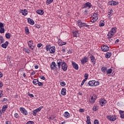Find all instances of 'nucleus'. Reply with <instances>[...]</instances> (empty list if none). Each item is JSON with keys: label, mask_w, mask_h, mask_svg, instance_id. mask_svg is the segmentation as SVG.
Listing matches in <instances>:
<instances>
[{"label": "nucleus", "mask_w": 124, "mask_h": 124, "mask_svg": "<svg viewBox=\"0 0 124 124\" xmlns=\"http://www.w3.org/2000/svg\"><path fill=\"white\" fill-rule=\"evenodd\" d=\"M78 31H75L74 32H73V35H74V37H77V36H78V34H79V33H78Z\"/></svg>", "instance_id": "obj_31"}, {"label": "nucleus", "mask_w": 124, "mask_h": 124, "mask_svg": "<svg viewBox=\"0 0 124 124\" xmlns=\"http://www.w3.org/2000/svg\"><path fill=\"white\" fill-rule=\"evenodd\" d=\"M28 44L29 46L30 47L31 46H32V44H33V42L31 40L29 41Z\"/></svg>", "instance_id": "obj_37"}, {"label": "nucleus", "mask_w": 124, "mask_h": 124, "mask_svg": "<svg viewBox=\"0 0 124 124\" xmlns=\"http://www.w3.org/2000/svg\"><path fill=\"white\" fill-rule=\"evenodd\" d=\"M116 31H117V28L116 27L112 28L108 33V39L110 38H112V37L113 35H115Z\"/></svg>", "instance_id": "obj_2"}, {"label": "nucleus", "mask_w": 124, "mask_h": 124, "mask_svg": "<svg viewBox=\"0 0 124 124\" xmlns=\"http://www.w3.org/2000/svg\"><path fill=\"white\" fill-rule=\"evenodd\" d=\"M112 69L111 68L109 69H107V72H106V73H107V74H111L112 73Z\"/></svg>", "instance_id": "obj_30"}, {"label": "nucleus", "mask_w": 124, "mask_h": 124, "mask_svg": "<svg viewBox=\"0 0 124 124\" xmlns=\"http://www.w3.org/2000/svg\"><path fill=\"white\" fill-rule=\"evenodd\" d=\"M34 27L35 28H37V29H40V26L38 24L35 25Z\"/></svg>", "instance_id": "obj_56"}, {"label": "nucleus", "mask_w": 124, "mask_h": 124, "mask_svg": "<svg viewBox=\"0 0 124 124\" xmlns=\"http://www.w3.org/2000/svg\"><path fill=\"white\" fill-rule=\"evenodd\" d=\"M92 6V4L90 2H87L85 3H84L82 5V9H84V8H87V9H90Z\"/></svg>", "instance_id": "obj_8"}, {"label": "nucleus", "mask_w": 124, "mask_h": 124, "mask_svg": "<svg viewBox=\"0 0 124 124\" xmlns=\"http://www.w3.org/2000/svg\"><path fill=\"white\" fill-rule=\"evenodd\" d=\"M40 78L42 80H45V77L44 76H40Z\"/></svg>", "instance_id": "obj_54"}, {"label": "nucleus", "mask_w": 124, "mask_h": 124, "mask_svg": "<svg viewBox=\"0 0 124 124\" xmlns=\"http://www.w3.org/2000/svg\"><path fill=\"white\" fill-rule=\"evenodd\" d=\"M108 4L109 5H113V6L118 5V4H119V2L116 1L111 0V1H109L108 2Z\"/></svg>", "instance_id": "obj_11"}, {"label": "nucleus", "mask_w": 124, "mask_h": 124, "mask_svg": "<svg viewBox=\"0 0 124 124\" xmlns=\"http://www.w3.org/2000/svg\"><path fill=\"white\" fill-rule=\"evenodd\" d=\"M36 13L37 14H39V15H43V14H44V12L42 10H37Z\"/></svg>", "instance_id": "obj_27"}, {"label": "nucleus", "mask_w": 124, "mask_h": 124, "mask_svg": "<svg viewBox=\"0 0 124 124\" xmlns=\"http://www.w3.org/2000/svg\"><path fill=\"white\" fill-rule=\"evenodd\" d=\"M86 81H87V78H85L84 79H83L81 83L80 87H82V86L84 85V84L85 83V82H86Z\"/></svg>", "instance_id": "obj_41"}, {"label": "nucleus", "mask_w": 124, "mask_h": 124, "mask_svg": "<svg viewBox=\"0 0 124 124\" xmlns=\"http://www.w3.org/2000/svg\"><path fill=\"white\" fill-rule=\"evenodd\" d=\"M86 118V123H87V124H92V123H91V118H90V116L87 115Z\"/></svg>", "instance_id": "obj_25"}, {"label": "nucleus", "mask_w": 124, "mask_h": 124, "mask_svg": "<svg viewBox=\"0 0 124 124\" xmlns=\"http://www.w3.org/2000/svg\"><path fill=\"white\" fill-rule=\"evenodd\" d=\"M8 45V42L6 41L5 43L2 44L1 45V47L2 48H4L5 49H6V47H7Z\"/></svg>", "instance_id": "obj_24"}, {"label": "nucleus", "mask_w": 124, "mask_h": 124, "mask_svg": "<svg viewBox=\"0 0 124 124\" xmlns=\"http://www.w3.org/2000/svg\"><path fill=\"white\" fill-rule=\"evenodd\" d=\"M20 111H21V112L22 113L23 115H28V111L27 110L24 108H19Z\"/></svg>", "instance_id": "obj_12"}, {"label": "nucleus", "mask_w": 124, "mask_h": 124, "mask_svg": "<svg viewBox=\"0 0 124 124\" xmlns=\"http://www.w3.org/2000/svg\"><path fill=\"white\" fill-rule=\"evenodd\" d=\"M25 33L26 34H29L30 33V31L28 27H25Z\"/></svg>", "instance_id": "obj_38"}, {"label": "nucleus", "mask_w": 124, "mask_h": 124, "mask_svg": "<svg viewBox=\"0 0 124 124\" xmlns=\"http://www.w3.org/2000/svg\"><path fill=\"white\" fill-rule=\"evenodd\" d=\"M29 47L31 50H33V49H34V46H30Z\"/></svg>", "instance_id": "obj_58"}, {"label": "nucleus", "mask_w": 124, "mask_h": 124, "mask_svg": "<svg viewBox=\"0 0 124 124\" xmlns=\"http://www.w3.org/2000/svg\"><path fill=\"white\" fill-rule=\"evenodd\" d=\"M113 13H114V11H113L112 9L108 10V13H109V14H110L111 15H113Z\"/></svg>", "instance_id": "obj_45"}, {"label": "nucleus", "mask_w": 124, "mask_h": 124, "mask_svg": "<svg viewBox=\"0 0 124 124\" xmlns=\"http://www.w3.org/2000/svg\"><path fill=\"white\" fill-rule=\"evenodd\" d=\"M34 124V122L33 121H28L26 123V124Z\"/></svg>", "instance_id": "obj_48"}, {"label": "nucleus", "mask_w": 124, "mask_h": 124, "mask_svg": "<svg viewBox=\"0 0 124 124\" xmlns=\"http://www.w3.org/2000/svg\"><path fill=\"white\" fill-rule=\"evenodd\" d=\"M99 102L101 106H104V105L107 103V101H106V100L104 98L101 99Z\"/></svg>", "instance_id": "obj_13"}, {"label": "nucleus", "mask_w": 124, "mask_h": 124, "mask_svg": "<svg viewBox=\"0 0 124 124\" xmlns=\"http://www.w3.org/2000/svg\"><path fill=\"white\" fill-rule=\"evenodd\" d=\"M2 95H3V94H2V92H0V97H2Z\"/></svg>", "instance_id": "obj_62"}, {"label": "nucleus", "mask_w": 124, "mask_h": 124, "mask_svg": "<svg viewBox=\"0 0 124 124\" xmlns=\"http://www.w3.org/2000/svg\"><path fill=\"white\" fill-rule=\"evenodd\" d=\"M100 83L98 81H95V80H90L88 82V84L87 86L89 87V86H90V87H96V86H99Z\"/></svg>", "instance_id": "obj_3"}, {"label": "nucleus", "mask_w": 124, "mask_h": 124, "mask_svg": "<svg viewBox=\"0 0 124 124\" xmlns=\"http://www.w3.org/2000/svg\"><path fill=\"white\" fill-rule=\"evenodd\" d=\"M57 65L56 64L55 62H52L50 64V68L52 70H56V71H60L61 70V62H60V60L57 61Z\"/></svg>", "instance_id": "obj_1"}, {"label": "nucleus", "mask_w": 124, "mask_h": 124, "mask_svg": "<svg viewBox=\"0 0 124 124\" xmlns=\"http://www.w3.org/2000/svg\"><path fill=\"white\" fill-rule=\"evenodd\" d=\"M43 108V106L40 107L39 108H36V110H37L38 112H40V111L41 110V109H42Z\"/></svg>", "instance_id": "obj_39"}, {"label": "nucleus", "mask_w": 124, "mask_h": 124, "mask_svg": "<svg viewBox=\"0 0 124 124\" xmlns=\"http://www.w3.org/2000/svg\"><path fill=\"white\" fill-rule=\"evenodd\" d=\"M98 109H99V108H98V107L97 106H93V111H94L95 112H96V111H97V110H98Z\"/></svg>", "instance_id": "obj_28"}, {"label": "nucleus", "mask_w": 124, "mask_h": 124, "mask_svg": "<svg viewBox=\"0 0 124 124\" xmlns=\"http://www.w3.org/2000/svg\"><path fill=\"white\" fill-rule=\"evenodd\" d=\"M63 116L66 119H68V118L70 117V114L68 112L66 111L64 113Z\"/></svg>", "instance_id": "obj_21"}, {"label": "nucleus", "mask_w": 124, "mask_h": 124, "mask_svg": "<svg viewBox=\"0 0 124 124\" xmlns=\"http://www.w3.org/2000/svg\"><path fill=\"white\" fill-rule=\"evenodd\" d=\"M96 95L93 94V96L89 99L90 103H94V102H95V100H96Z\"/></svg>", "instance_id": "obj_9"}, {"label": "nucleus", "mask_w": 124, "mask_h": 124, "mask_svg": "<svg viewBox=\"0 0 124 124\" xmlns=\"http://www.w3.org/2000/svg\"><path fill=\"white\" fill-rule=\"evenodd\" d=\"M101 70L102 71V72H103V73H106L107 71V67L106 66H103L102 67V68L101 69Z\"/></svg>", "instance_id": "obj_22"}, {"label": "nucleus", "mask_w": 124, "mask_h": 124, "mask_svg": "<svg viewBox=\"0 0 124 124\" xmlns=\"http://www.w3.org/2000/svg\"><path fill=\"white\" fill-rule=\"evenodd\" d=\"M41 46H42V44L40 43V44H37V47L38 48H40V47H41Z\"/></svg>", "instance_id": "obj_57"}, {"label": "nucleus", "mask_w": 124, "mask_h": 124, "mask_svg": "<svg viewBox=\"0 0 124 124\" xmlns=\"http://www.w3.org/2000/svg\"><path fill=\"white\" fill-rule=\"evenodd\" d=\"M38 86H40V87H42V86H43V83L42 82H40L38 81Z\"/></svg>", "instance_id": "obj_49"}, {"label": "nucleus", "mask_w": 124, "mask_h": 124, "mask_svg": "<svg viewBox=\"0 0 124 124\" xmlns=\"http://www.w3.org/2000/svg\"><path fill=\"white\" fill-rule=\"evenodd\" d=\"M80 113H84V112H85V109H83V108H80L79 110Z\"/></svg>", "instance_id": "obj_50"}, {"label": "nucleus", "mask_w": 124, "mask_h": 124, "mask_svg": "<svg viewBox=\"0 0 124 124\" xmlns=\"http://www.w3.org/2000/svg\"><path fill=\"white\" fill-rule=\"evenodd\" d=\"M77 25L79 27V28H83L84 27H85V28H89L90 25L87 24L85 22H83L81 20H78L77 22Z\"/></svg>", "instance_id": "obj_4"}, {"label": "nucleus", "mask_w": 124, "mask_h": 124, "mask_svg": "<svg viewBox=\"0 0 124 124\" xmlns=\"http://www.w3.org/2000/svg\"><path fill=\"white\" fill-rule=\"evenodd\" d=\"M93 16L94 17H98V13L97 12H95L93 15Z\"/></svg>", "instance_id": "obj_46"}, {"label": "nucleus", "mask_w": 124, "mask_h": 124, "mask_svg": "<svg viewBox=\"0 0 124 124\" xmlns=\"http://www.w3.org/2000/svg\"><path fill=\"white\" fill-rule=\"evenodd\" d=\"M21 13L23 16H26L28 15V11L27 9H24V10H21Z\"/></svg>", "instance_id": "obj_23"}, {"label": "nucleus", "mask_w": 124, "mask_h": 124, "mask_svg": "<svg viewBox=\"0 0 124 124\" xmlns=\"http://www.w3.org/2000/svg\"><path fill=\"white\" fill-rule=\"evenodd\" d=\"M4 42V39H3V37L2 36H0V44L3 43Z\"/></svg>", "instance_id": "obj_33"}, {"label": "nucleus", "mask_w": 124, "mask_h": 124, "mask_svg": "<svg viewBox=\"0 0 124 124\" xmlns=\"http://www.w3.org/2000/svg\"><path fill=\"white\" fill-rule=\"evenodd\" d=\"M105 26V22L103 20H101L99 23V27H104Z\"/></svg>", "instance_id": "obj_29"}, {"label": "nucleus", "mask_w": 124, "mask_h": 124, "mask_svg": "<svg viewBox=\"0 0 124 124\" xmlns=\"http://www.w3.org/2000/svg\"><path fill=\"white\" fill-rule=\"evenodd\" d=\"M119 112L120 115V118H121V119H124V111L119 110Z\"/></svg>", "instance_id": "obj_18"}, {"label": "nucleus", "mask_w": 124, "mask_h": 124, "mask_svg": "<svg viewBox=\"0 0 124 124\" xmlns=\"http://www.w3.org/2000/svg\"><path fill=\"white\" fill-rule=\"evenodd\" d=\"M61 93L62 95H65L66 94V89L65 88H62Z\"/></svg>", "instance_id": "obj_19"}, {"label": "nucleus", "mask_w": 124, "mask_h": 124, "mask_svg": "<svg viewBox=\"0 0 124 124\" xmlns=\"http://www.w3.org/2000/svg\"><path fill=\"white\" fill-rule=\"evenodd\" d=\"M101 49L103 52H107L108 51H109V46L104 45L101 47Z\"/></svg>", "instance_id": "obj_14"}, {"label": "nucleus", "mask_w": 124, "mask_h": 124, "mask_svg": "<svg viewBox=\"0 0 124 124\" xmlns=\"http://www.w3.org/2000/svg\"><path fill=\"white\" fill-rule=\"evenodd\" d=\"M60 85L62 87H64V86L66 85V83H65V82L63 81V82H60Z\"/></svg>", "instance_id": "obj_42"}, {"label": "nucleus", "mask_w": 124, "mask_h": 124, "mask_svg": "<svg viewBox=\"0 0 124 124\" xmlns=\"http://www.w3.org/2000/svg\"><path fill=\"white\" fill-rule=\"evenodd\" d=\"M91 61L92 62H93V65L95 64V58L93 55H91L90 57Z\"/></svg>", "instance_id": "obj_16"}, {"label": "nucleus", "mask_w": 124, "mask_h": 124, "mask_svg": "<svg viewBox=\"0 0 124 124\" xmlns=\"http://www.w3.org/2000/svg\"><path fill=\"white\" fill-rule=\"evenodd\" d=\"M90 20L92 23H94L95 22H96L95 21H94V19H93L92 17H91Z\"/></svg>", "instance_id": "obj_52"}, {"label": "nucleus", "mask_w": 124, "mask_h": 124, "mask_svg": "<svg viewBox=\"0 0 124 124\" xmlns=\"http://www.w3.org/2000/svg\"><path fill=\"white\" fill-rule=\"evenodd\" d=\"M85 79H86L87 80L88 78H89V75L88 74H85L84 75Z\"/></svg>", "instance_id": "obj_51"}, {"label": "nucleus", "mask_w": 124, "mask_h": 124, "mask_svg": "<svg viewBox=\"0 0 124 124\" xmlns=\"http://www.w3.org/2000/svg\"><path fill=\"white\" fill-rule=\"evenodd\" d=\"M37 113H38L36 109L34 110L33 111V116H36Z\"/></svg>", "instance_id": "obj_44"}, {"label": "nucleus", "mask_w": 124, "mask_h": 124, "mask_svg": "<svg viewBox=\"0 0 124 124\" xmlns=\"http://www.w3.org/2000/svg\"><path fill=\"white\" fill-rule=\"evenodd\" d=\"M88 61H89V59L88 57L85 56L80 61L81 64H84V63L88 62Z\"/></svg>", "instance_id": "obj_10"}, {"label": "nucleus", "mask_w": 124, "mask_h": 124, "mask_svg": "<svg viewBox=\"0 0 124 124\" xmlns=\"http://www.w3.org/2000/svg\"><path fill=\"white\" fill-rule=\"evenodd\" d=\"M28 95L30 96V97H34V96L32 94L29 93Z\"/></svg>", "instance_id": "obj_59"}, {"label": "nucleus", "mask_w": 124, "mask_h": 124, "mask_svg": "<svg viewBox=\"0 0 124 124\" xmlns=\"http://www.w3.org/2000/svg\"><path fill=\"white\" fill-rule=\"evenodd\" d=\"M2 86H3V84H2L1 81L0 80V88H2Z\"/></svg>", "instance_id": "obj_60"}, {"label": "nucleus", "mask_w": 124, "mask_h": 124, "mask_svg": "<svg viewBox=\"0 0 124 124\" xmlns=\"http://www.w3.org/2000/svg\"><path fill=\"white\" fill-rule=\"evenodd\" d=\"M59 62H60V68L61 65L62 70H63V71H66L68 67L67 64L65 63L64 61L61 59H59Z\"/></svg>", "instance_id": "obj_5"}, {"label": "nucleus", "mask_w": 124, "mask_h": 124, "mask_svg": "<svg viewBox=\"0 0 124 124\" xmlns=\"http://www.w3.org/2000/svg\"><path fill=\"white\" fill-rule=\"evenodd\" d=\"M66 45V42H62L61 44H60V46H62L63 45Z\"/></svg>", "instance_id": "obj_53"}, {"label": "nucleus", "mask_w": 124, "mask_h": 124, "mask_svg": "<svg viewBox=\"0 0 124 124\" xmlns=\"http://www.w3.org/2000/svg\"><path fill=\"white\" fill-rule=\"evenodd\" d=\"M38 79H35L33 80V83L34 85H37L38 84Z\"/></svg>", "instance_id": "obj_35"}, {"label": "nucleus", "mask_w": 124, "mask_h": 124, "mask_svg": "<svg viewBox=\"0 0 124 124\" xmlns=\"http://www.w3.org/2000/svg\"><path fill=\"white\" fill-rule=\"evenodd\" d=\"M28 23H29L30 25H34V21L31 18H28L27 19Z\"/></svg>", "instance_id": "obj_17"}, {"label": "nucleus", "mask_w": 124, "mask_h": 124, "mask_svg": "<svg viewBox=\"0 0 124 124\" xmlns=\"http://www.w3.org/2000/svg\"><path fill=\"white\" fill-rule=\"evenodd\" d=\"M5 124H10V121H6Z\"/></svg>", "instance_id": "obj_64"}, {"label": "nucleus", "mask_w": 124, "mask_h": 124, "mask_svg": "<svg viewBox=\"0 0 124 124\" xmlns=\"http://www.w3.org/2000/svg\"><path fill=\"white\" fill-rule=\"evenodd\" d=\"M24 50L25 51V52H26V53H27V54H30V49H29L28 48H24Z\"/></svg>", "instance_id": "obj_36"}, {"label": "nucleus", "mask_w": 124, "mask_h": 124, "mask_svg": "<svg viewBox=\"0 0 124 124\" xmlns=\"http://www.w3.org/2000/svg\"><path fill=\"white\" fill-rule=\"evenodd\" d=\"M92 17L93 19H94V21H97V20L98 19V17L93 16H92Z\"/></svg>", "instance_id": "obj_47"}, {"label": "nucleus", "mask_w": 124, "mask_h": 124, "mask_svg": "<svg viewBox=\"0 0 124 124\" xmlns=\"http://www.w3.org/2000/svg\"><path fill=\"white\" fill-rule=\"evenodd\" d=\"M0 33H4V28H0Z\"/></svg>", "instance_id": "obj_43"}, {"label": "nucleus", "mask_w": 124, "mask_h": 124, "mask_svg": "<svg viewBox=\"0 0 124 124\" xmlns=\"http://www.w3.org/2000/svg\"><path fill=\"white\" fill-rule=\"evenodd\" d=\"M3 23H0V29L3 28Z\"/></svg>", "instance_id": "obj_55"}, {"label": "nucleus", "mask_w": 124, "mask_h": 124, "mask_svg": "<svg viewBox=\"0 0 124 124\" xmlns=\"http://www.w3.org/2000/svg\"><path fill=\"white\" fill-rule=\"evenodd\" d=\"M5 37L7 38L8 39H9V38L11 37V34H10V33H6Z\"/></svg>", "instance_id": "obj_34"}, {"label": "nucleus", "mask_w": 124, "mask_h": 124, "mask_svg": "<svg viewBox=\"0 0 124 124\" xmlns=\"http://www.w3.org/2000/svg\"><path fill=\"white\" fill-rule=\"evenodd\" d=\"M7 108H8V106H7V105H4L1 109L2 113H4L7 109Z\"/></svg>", "instance_id": "obj_20"}, {"label": "nucleus", "mask_w": 124, "mask_h": 124, "mask_svg": "<svg viewBox=\"0 0 124 124\" xmlns=\"http://www.w3.org/2000/svg\"><path fill=\"white\" fill-rule=\"evenodd\" d=\"M88 9H85L84 12V15H87L89 14V10Z\"/></svg>", "instance_id": "obj_40"}, {"label": "nucleus", "mask_w": 124, "mask_h": 124, "mask_svg": "<svg viewBox=\"0 0 124 124\" xmlns=\"http://www.w3.org/2000/svg\"><path fill=\"white\" fill-rule=\"evenodd\" d=\"M72 64L73 66V67L76 70H78L79 69V66H78V64L76 63V62H72Z\"/></svg>", "instance_id": "obj_15"}, {"label": "nucleus", "mask_w": 124, "mask_h": 124, "mask_svg": "<svg viewBox=\"0 0 124 124\" xmlns=\"http://www.w3.org/2000/svg\"><path fill=\"white\" fill-rule=\"evenodd\" d=\"M119 42H120V40H119V39H117L115 41V43H118Z\"/></svg>", "instance_id": "obj_63"}, {"label": "nucleus", "mask_w": 124, "mask_h": 124, "mask_svg": "<svg viewBox=\"0 0 124 124\" xmlns=\"http://www.w3.org/2000/svg\"><path fill=\"white\" fill-rule=\"evenodd\" d=\"M46 51H49L50 54H54L55 53V50H56V47L55 46H51L50 45H47L46 46Z\"/></svg>", "instance_id": "obj_6"}, {"label": "nucleus", "mask_w": 124, "mask_h": 124, "mask_svg": "<svg viewBox=\"0 0 124 124\" xmlns=\"http://www.w3.org/2000/svg\"><path fill=\"white\" fill-rule=\"evenodd\" d=\"M112 56V52H108L106 54V58L109 59Z\"/></svg>", "instance_id": "obj_26"}, {"label": "nucleus", "mask_w": 124, "mask_h": 124, "mask_svg": "<svg viewBox=\"0 0 124 124\" xmlns=\"http://www.w3.org/2000/svg\"><path fill=\"white\" fill-rule=\"evenodd\" d=\"M107 118L110 122H115L117 120V117L115 115H108Z\"/></svg>", "instance_id": "obj_7"}, {"label": "nucleus", "mask_w": 124, "mask_h": 124, "mask_svg": "<svg viewBox=\"0 0 124 124\" xmlns=\"http://www.w3.org/2000/svg\"><path fill=\"white\" fill-rule=\"evenodd\" d=\"M54 1V0H46V4L48 5V4H51Z\"/></svg>", "instance_id": "obj_32"}, {"label": "nucleus", "mask_w": 124, "mask_h": 124, "mask_svg": "<svg viewBox=\"0 0 124 124\" xmlns=\"http://www.w3.org/2000/svg\"><path fill=\"white\" fill-rule=\"evenodd\" d=\"M111 16H112V15H110V14H108V17L109 19H111Z\"/></svg>", "instance_id": "obj_61"}]
</instances>
